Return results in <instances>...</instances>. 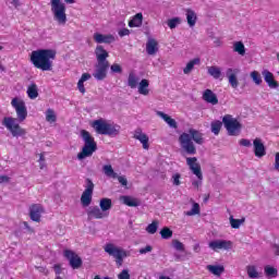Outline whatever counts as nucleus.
<instances>
[{
  "mask_svg": "<svg viewBox=\"0 0 279 279\" xmlns=\"http://www.w3.org/2000/svg\"><path fill=\"white\" fill-rule=\"evenodd\" d=\"M57 54L58 51L54 49L34 50L31 53V62L34 64L35 69H40V71H51Z\"/></svg>",
  "mask_w": 279,
  "mask_h": 279,
  "instance_id": "1",
  "label": "nucleus"
},
{
  "mask_svg": "<svg viewBox=\"0 0 279 279\" xmlns=\"http://www.w3.org/2000/svg\"><path fill=\"white\" fill-rule=\"evenodd\" d=\"M193 141L196 145H204V134L195 129H190L189 133H182L179 136V143L189 156L197 154V148H195Z\"/></svg>",
  "mask_w": 279,
  "mask_h": 279,
  "instance_id": "2",
  "label": "nucleus"
},
{
  "mask_svg": "<svg viewBox=\"0 0 279 279\" xmlns=\"http://www.w3.org/2000/svg\"><path fill=\"white\" fill-rule=\"evenodd\" d=\"M81 138H83L85 144L82 151L77 154V159L84 160V158H90V156L95 154L97 150V142H95V137L86 130L81 131Z\"/></svg>",
  "mask_w": 279,
  "mask_h": 279,
  "instance_id": "3",
  "label": "nucleus"
},
{
  "mask_svg": "<svg viewBox=\"0 0 279 279\" xmlns=\"http://www.w3.org/2000/svg\"><path fill=\"white\" fill-rule=\"evenodd\" d=\"M92 128H94L97 134H101L104 136H119L121 132V126L114 123H108L104 119L95 120L92 123Z\"/></svg>",
  "mask_w": 279,
  "mask_h": 279,
  "instance_id": "4",
  "label": "nucleus"
},
{
  "mask_svg": "<svg viewBox=\"0 0 279 279\" xmlns=\"http://www.w3.org/2000/svg\"><path fill=\"white\" fill-rule=\"evenodd\" d=\"M50 8L53 20L57 21L59 25H66V4H64L62 0H50Z\"/></svg>",
  "mask_w": 279,
  "mask_h": 279,
  "instance_id": "5",
  "label": "nucleus"
},
{
  "mask_svg": "<svg viewBox=\"0 0 279 279\" xmlns=\"http://www.w3.org/2000/svg\"><path fill=\"white\" fill-rule=\"evenodd\" d=\"M106 254L112 256L116 259V265L121 267L123 265V258H128V252L112 243H107L104 247Z\"/></svg>",
  "mask_w": 279,
  "mask_h": 279,
  "instance_id": "6",
  "label": "nucleus"
},
{
  "mask_svg": "<svg viewBox=\"0 0 279 279\" xmlns=\"http://www.w3.org/2000/svg\"><path fill=\"white\" fill-rule=\"evenodd\" d=\"M222 123L229 136H239V134H241L243 125L241 124V122H239V120L232 118V116L226 114L222 118Z\"/></svg>",
  "mask_w": 279,
  "mask_h": 279,
  "instance_id": "7",
  "label": "nucleus"
},
{
  "mask_svg": "<svg viewBox=\"0 0 279 279\" xmlns=\"http://www.w3.org/2000/svg\"><path fill=\"white\" fill-rule=\"evenodd\" d=\"M186 165L190 167L192 173L198 178V180L192 182V185L195 189H199L202 186V180H204V174L202 173V166L197 163V157H187Z\"/></svg>",
  "mask_w": 279,
  "mask_h": 279,
  "instance_id": "8",
  "label": "nucleus"
},
{
  "mask_svg": "<svg viewBox=\"0 0 279 279\" xmlns=\"http://www.w3.org/2000/svg\"><path fill=\"white\" fill-rule=\"evenodd\" d=\"M2 125L11 132L12 136L15 138H19V136H25L27 134V131L25 129L21 128L19 123H16V119L12 117H5L2 121Z\"/></svg>",
  "mask_w": 279,
  "mask_h": 279,
  "instance_id": "9",
  "label": "nucleus"
},
{
  "mask_svg": "<svg viewBox=\"0 0 279 279\" xmlns=\"http://www.w3.org/2000/svg\"><path fill=\"white\" fill-rule=\"evenodd\" d=\"M85 190L81 196V204L84 208L88 207V205L93 203V191H95V183H93V180L87 178L85 180Z\"/></svg>",
  "mask_w": 279,
  "mask_h": 279,
  "instance_id": "10",
  "label": "nucleus"
},
{
  "mask_svg": "<svg viewBox=\"0 0 279 279\" xmlns=\"http://www.w3.org/2000/svg\"><path fill=\"white\" fill-rule=\"evenodd\" d=\"M11 106L15 109L20 123L27 119V107L25 106V101L23 99H20L17 97L13 98L11 101Z\"/></svg>",
  "mask_w": 279,
  "mask_h": 279,
  "instance_id": "11",
  "label": "nucleus"
},
{
  "mask_svg": "<svg viewBox=\"0 0 279 279\" xmlns=\"http://www.w3.org/2000/svg\"><path fill=\"white\" fill-rule=\"evenodd\" d=\"M108 69H110V63H96L93 77L98 82H104L108 77Z\"/></svg>",
  "mask_w": 279,
  "mask_h": 279,
  "instance_id": "12",
  "label": "nucleus"
},
{
  "mask_svg": "<svg viewBox=\"0 0 279 279\" xmlns=\"http://www.w3.org/2000/svg\"><path fill=\"white\" fill-rule=\"evenodd\" d=\"M63 256L69 259L70 267H72V269H80V267H82V257H80L75 252L65 250Z\"/></svg>",
  "mask_w": 279,
  "mask_h": 279,
  "instance_id": "13",
  "label": "nucleus"
},
{
  "mask_svg": "<svg viewBox=\"0 0 279 279\" xmlns=\"http://www.w3.org/2000/svg\"><path fill=\"white\" fill-rule=\"evenodd\" d=\"M262 75L264 77V81L266 82L267 86L271 90H278L279 83L276 81V76H274V73H271L269 70L265 69L262 71Z\"/></svg>",
  "mask_w": 279,
  "mask_h": 279,
  "instance_id": "14",
  "label": "nucleus"
},
{
  "mask_svg": "<svg viewBox=\"0 0 279 279\" xmlns=\"http://www.w3.org/2000/svg\"><path fill=\"white\" fill-rule=\"evenodd\" d=\"M210 250L217 252L218 250H232V241L228 240H214L209 242Z\"/></svg>",
  "mask_w": 279,
  "mask_h": 279,
  "instance_id": "15",
  "label": "nucleus"
},
{
  "mask_svg": "<svg viewBox=\"0 0 279 279\" xmlns=\"http://www.w3.org/2000/svg\"><path fill=\"white\" fill-rule=\"evenodd\" d=\"M95 56H96L97 64H110V62L108 61L110 53H108L107 50H105L104 46L96 47Z\"/></svg>",
  "mask_w": 279,
  "mask_h": 279,
  "instance_id": "16",
  "label": "nucleus"
},
{
  "mask_svg": "<svg viewBox=\"0 0 279 279\" xmlns=\"http://www.w3.org/2000/svg\"><path fill=\"white\" fill-rule=\"evenodd\" d=\"M45 213V209L43 208V205L40 204H33L29 207V217L32 221H36L37 223L40 222V217Z\"/></svg>",
  "mask_w": 279,
  "mask_h": 279,
  "instance_id": "17",
  "label": "nucleus"
},
{
  "mask_svg": "<svg viewBox=\"0 0 279 279\" xmlns=\"http://www.w3.org/2000/svg\"><path fill=\"white\" fill-rule=\"evenodd\" d=\"M253 146L256 158H263V156H267V149L265 148V144H263V140L256 137L253 141Z\"/></svg>",
  "mask_w": 279,
  "mask_h": 279,
  "instance_id": "18",
  "label": "nucleus"
},
{
  "mask_svg": "<svg viewBox=\"0 0 279 279\" xmlns=\"http://www.w3.org/2000/svg\"><path fill=\"white\" fill-rule=\"evenodd\" d=\"M88 219H104L108 217L107 213H104L98 206L89 207L87 210Z\"/></svg>",
  "mask_w": 279,
  "mask_h": 279,
  "instance_id": "19",
  "label": "nucleus"
},
{
  "mask_svg": "<svg viewBox=\"0 0 279 279\" xmlns=\"http://www.w3.org/2000/svg\"><path fill=\"white\" fill-rule=\"evenodd\" d=\"M133 138H135V141H140V143H142L143 149H149V136H147V134L143 133V130H141V129L135 130Z\"/></svg>",
  "mask_w": 279,
  "mask_h": 279,
  "instance_id": "20",
  "label": "nucleus"
},
{
  "mask_svg": "<svg viewBox=\"0 0 279 279\" xmlns=\"http://www.w3.org/2000/svg\"><path fill=\"white\" fill-rule=\"evenodd\" d=\"M94 40H95V43H98V45H101V44L111 45V43H114V36L95 33Z\"/></svg>",
  "mask_w": 279,
  "mask_h": 279,
  "instance_id": "21",
  "label": "nucleus"
},
{
  "mask_svg": "<svg viewBox=\"0 0 279 279\" xmlns=\"http://www.w3.org/2000/svg\"><path fill=\"white\" fill-rule=\"evenodd\" d=\"M203 99L206 104H211V106H217L219 104V98H217V94H215L211 89H206L203 93Z\"/></svg>",
  "mask_w": 279,
  "mask_h": 279,
  "instance_id": "22",
  "label": "nucleus"
},
{
  "mask_svg": "<svg viewBox=\"0 0 279 279\" xmlns=\"http://www.w3.org/2000/svg\"><path fill=\"white\" fill-rule=\"evenodd\" d=\"M146 52L148 56H156L158 53V41L154 38H148L146 43Z\"/></svg>",
  "mask_w": 279,
  "mask_h": 279,
  "instance_id": "23",
  "label": "nucleus"
},
{
  "mask_svg": "<svg viewBox=\"0 0 279 279\" xmlns=\"http://www.w3.org/2000/svg\"><path fill=\"white\" fill-rule=\"evenodd\" d=\"M226 76L229 80V84L232 88H239V80L236 78V74H234V70L229 68L226 72Z\"/></svg>",
  "mask_w": 279,
  "mask_h": 279,
  "instance_id": "24",
  "label": "nucleus"
},
{
  "mask_svg": "<svg viewBox=\"0 0 279 279\" xmlns=\"http://www.w3.org/2000/svg\"><path fill=\"white\" fill-rule=\"evenodd\" d=\"M157 114L169 124V128H172L173 130H178V122L173 118H171L169 114L162 111H157Z\"/></svg>",
  "mask_w": 279,
  "mask_h": 279,
  "instance_id": "25",
  "label": "nucleus"
},
{
  "mask_svg": "<svg viewBox=\"0 0 279 279\" xmlns=\"http://www.w3.org/2000/svg\"><path fill=\"white\" fill-rule=\"evenodd\" d=\"M120 199L125 206H130L131 208H136V206H141L138 199L132 196H121Z\"/></svg>",
  "mask_w": 279,
  "mask_h": 279,
  "instance_id": "26",
  "label": "nucleus"
},
{
  "mask_svg": "<svg viewBox=\"0 0 279 279\" xmlns=\"http://www.w3.org/2000/svg\"><path fill=\"white\" fill-rule=\"evenodd\" d=\"M186 21L190 27H195V23H197V14L192 9H186Z\"/></svg>",
  "mask_w": 279,
  "mask_h": 279,
  "instance_id": "27",
  "label": "nucleus"
},
{
  "mask_svg": "<svg viewBox=\"0 0 279 279\" xmlns=\"http://www.w3.org/2000/svg\"><path fill=\"white\" fill-rule=\"evenodd\" d=\"M138 93L140 95H144V96L149 95V81H147V78H144L140 82Z\"/></svg>",
  "mask_w": 279,
  "mask_h": 279,
  "instance_id": "28",
  "label": "nucleus"
},
{
  "mask_svg": "<svg viewBox=\"0 0 279 279\" xmlns=\"http://www.w3.org/2000/svg\"><path fill=\"white\" fill-rule=\"evenodd\" d=\"M207 269L209 270L210 274L214 276H221L223 271H226V268L221 265H207Z\"/></svg>",
  "mask_w": 279,
  "mask_h": 279,
  "instance_id": "29",
  "label": "nucleus"
},
{
  "mask_svg": "<svg viewBox=\"0 0 279 279\" xmlns=\"http://www.w3.org/2000/svg\"><path fill=\"white\" fill-rule=\"evenodd\" d=\"M141 25H143V13H137L129 22V27H141Z\"/></svg>",
  "mask_w": 279,
  "mask_h": 279,
  "instance_id": "30",
  "label": "nucleus"
},
{
  "mask_svg": "<svg viewBox=\"0 0 279 279\" xmlns=\"http://www.w3.org/2000/svg\"><path fill=\"white\" fill-rule=\"evenodd\" d=\"M102 173H105V175L107 178H112L113 180H117V178H118V174H117V172H114L112 165H105L102 167Z\"/></svg>",
  "mask_w": 279,
  "mask_h": 279,
  "instance_id": "31",
  "label": "nucleus"
},
{
  "mask_svg": "<svg viewBox=\"0 0 279 279\" xmlns=\"http://www.w3.org/2000/svg\"><path fill=\"white\" fill-rule=\"evenodd\" d=\"M27 96L29 99H36L38 97V85L36 83H32L27 88Z\"/></svg>",
  "mask_w": 279,
  "mask_h": 279,
  "instance_id": "32",
  "label": "nucleus"
},
{
  "mask_svg": "<svg viewBox=\"0 0 279 279\" xmlns=\"http://www.w3.org/2000/svg\"><path fill=\"white\" fill-rule=\"evenodd\" d=\"M264 271L268 278H278V269L275 268L274 266H265Z\"/></svg>",
  "mask_w": 279,
  "mask_h": 279,
  "instance_id": "33",
  "label": "nucleus"
},
{
  "mask_svg": "<svg viewBox=\"0 0 279 279\" xmlns=\"http://www.w3.org/2000/svg\"><path fill=\"white\" fill-rule=\"evenodd\" d=\"M99 206L102 213H107V210H110V208H112V199L102 198L100 199Z\"/></svg>",
  "mask_w": 279,
  "mask_h": 279,
  "instance_id": "34",
  "label": "nucleus"
},
{
  "mask_svg": "<svg viewBox=\"0 0 279 279\" xmlns=\"http://www.w3.org/2000/svg\"><path fill=\"white\" fill-rule=\"evenodd\" d=\"M195 64H199V58H195L193 60H191L186 66L183 69V73L185 75H189V73H191L193 71V69H195Z\"/></svg>",
  "mask_w": 279,
  "mask_h": 279,
  "instance_id": "35",
  "label": "nucleus"
},
{
  "mask_svg": "<svg viewBox=\"0 0 279 279\" xmlns=\"http://www.w3.org/2000/svg\"><path fill=\"white\" fill-rule=\"evenodd\" d=\"M128 86H130V88H136L138 86V77L136 74H134V72L129 74Z\"/></svg>",
  "mask_w": 279,
  "mask_h": 279,
  "instance_id": "36",
  "label": "nucleus"
},
{
  "mask_svg": "<svg viewBox=\"0 0 279 279\" xmlns=\"http://www.w3.org/2000/svg\"><path fill=\"white\" fill-rule=\"evenodd\" d=\"M233 51H235V53H239V56H245V45L243 44V41H235L233 44Z\"/></svg>",
  "mask_w": 279,
  "mask_h": 279,
  "instance_id": "37",
  "label": "nucleus"
},
{
  "mask_svg": "<svg viewBox=\"0 0 279 279\" xmlns=\"http://www.w3.org/2000/svg\"><path fill=\"white\" fill-rule=\"evenodd\" d=\"M223 126V122L216 120L211 122V132L215 134V136H218V134L221 132V128Z\"/></svg>",
  "mask_w": 279,
  "mask_h": 279,
  "instance_id": "38",
  "label": "nucleus"
},
{
  "mask_svg": "<svg viewBox=\"0 0 279 279\" xmlns=\"http://www.w3.org/2000/svg\"><path fill=\"white\" fill-rule=\"evenodd\" d=\"M208 73L211 75V77H214V80H219V77H221V69L218 66H209Z\"/></svg>",
  "mask_w": 279,
  "mask_h": 279,
  "instance_id": "39",
  "label": "nucleus"
},
{
  "mask_svg": "<svg viewBox=\"0 0 279 279\" xmlns=\"http://www.w3.org/2000/svg\"><path fill=\"white\" fill-rule=\"evenodd\" d=\"M246 274L248 278H252V279L258 278V270H256V266L254 265L246 266Z\"/></svg>",
  "mask_w": 279,
  "mask_h": 279,
  "instance_id": "40",
  "label": "nucleus"
},
{
  "mask_svg": "<svg viewBox=\"0 0 279 279\" xmlns=\"http://www.w3.org/2000/svg\"><path fill=\"white\" fill-rule=\"evenodd\" d=\"M231 228L234 230H239L241 228V223H245V218L234 219V217L230 216Z\"/></svg>",
  "mask_w": 279,
  "mask_h": 279,
  "instance_id": "41",
  "label": "nucleus"
},
{
  "mask_svg": "<svg viewBox=\"0 0 279 279\" xmlns=\"http://www.w3.org/2000/svg\"><path fill=\"white\" fill-rule=\"evenodd\" d=\"M158 220H154L150 225L147 226L146 232H148V234H156V232H158Z\"/></svg>",
  "mask_w": 279,
  "mask_h": 279,
  "instance_id": "42",
  "label": "nucleus"
},
{
  "mask_svg": "<svg viewBox=\"0 0 279 279\" xmlns=\"http://www.w3.org/2000/svg\"><path fill=\"white\" fill-rule=\"evenodd\" d=\"M251 77L256 86H260V84H263V77L260 76V73H258V71L251 72Z\"/></svg>",
  "mask_w": 279,
  "mask_h": 279,
  "instance_id": "43",
  "label": "nucleus"
},
{
  "mask_svg": "<svg viewBox=\"0 0 279 279\" xmlns=\"http://www.w3.org/2000/svg\"><path fill=\"white\" fill-rule=\"evenodd\" d=\"M57 117H56V111H53V109H48L46 111V121H48V123H56L57 121Z\"/></svg>",
  "mask_w": 279,
  "mask_h": 279,
  "instance_id": "44",
  "label": "nucleus"
},
{
  "mask_svg": "<svg viewBox=\"0 0 279 279\" xmlns=\"http://www.w3.org/2000/svg\"><path fill=\"white\" fill-rule=\"evenodd\" d=\"M161 239L169 240L171 236H173V231L169 229L168 227H165L160 231Z\"/></svg>",
  "mask_w": 279,
  "mask_h": 279,
  "instance_id": "45",
  "label": "nucleus"
},
{
  "mask_svg": "<svg viewBox=\"0 0 279 279\" xmlns=\"http://www.w3.org/2000/svg\"><path fill=\"white\" fill-rule=\"evenodd\" d=\"M180 23H182V20L180 17H173L168 20V27H170V29H175Z\"/></svg>",
  "mask_w": 279,
  "mask_h": 279,
  "instance_id": "46",
  "label": "nucleus"
},
{
  "mask_svg": "<svg viewBox=\"0 0 279 279\" xmlns=\"http://www.w3.org/2000/svg\"><path fill=\"white\" fill-rule=\"evenodd\" d=\"M187 217H193L194 215H199V204L194 203L191 210L186 211Z\"/></svg>",
  "mask_w": 279,
  "mask_h": 279,
  "instance_id": "47",
  "label": "nucleus"
},
{
  "mask_svg": "<svg viewBox=\"0 0 279 279\" xmlns=\"http://www.w3.org/2000/svg\"><path fill=\"white\" fill-rule=\"evenodd\" d=\"M172 246L178 252H184V244L182 242H180V240H173L172 241Z\"/></svg>",
  "mask_w": 279,
  "mask_h": 279,
  "instance_id": "48",
  "label": "nucleus"
},
{
  "mask_svg": "<svg viewBox=\"0 0 279 279\" xmlns=\"http://www.w3.org/2000/svg\"><path fill=\"white\" fill-rule=\"evenodd\" d=\"M111 73H123V68L120 64L113 63L111 66Z\"/></svg>",
  "mask_w": 279,
  "mask_h": 279,
  "instance_id": "49",
  "label": "nucleus"
},
{
  "mask_svg": "<svg viewBox=\"0 0 279 279\" xmlns=\"http://www.w3.org/2000/svg\"><path fill=\"white\" fill-rule=\"evenodd\" d=\"M118 279H130V270L123 269L119 275Z\"/></svg>",
  "mask_w": 279,
  "mask_h": 279,
  "instance_id": "50",
  "label": "nucleus"
},
{
  "mask_svg": "<svg viewBox=\"0 0 279 279\" xmlns=\"http://www.w3.org/2000/svg\"><path fill=\"white\" fill-rule=\"evenodd\" d=\"M240 145L242 147H252V142L250 140L242 138L240 140Z\"/></svg>",
  "mask_w": 279,
  "mask_h": 279,
  "instance_id": "51",
  "label": "nucleus"
},
{
  "mask_svg": "<svg viewBox=\"0 0 279 279\" xmlns=\"http://www.w3.org/2000/svg\"><path fill=\"white\" fill-rule=\"evenodd\" d=\"M180 178H181L180 173H177V174H174V175L172 177L173 185H174V186H180V184H181Z\"/></svg>",
  "mask_w": 279,
  "mask_h": 279,
  "instance_id": "52",
  "label": "nucleus"
},
{
  "mask_svg": "<svg viewBox=\"0 0 279 279\" xmlns=\"http://www.w3.org/2000/svg\"><path fill=\"white\" fill-rule=\"evenodd\" d=\"M36 269H38L40 274H44V276H49V270L47 269V267L36 266Z\"/></svg>",
  "mask_w": 279,
  "mask_h": 279,
  "instance_id": "53",
  "label": "nucleus"
},
{
  "mask_svg": "<svg viewBox=\"0 0 279 279\" xmlns=\"http://www.w3.org/2000/svg\"><path fill=\"white\" fill-rule=\"evenodd\" d=\"M119 37L120 38H123V36H130V29H128V28H122V29H120L119 31Z\"/></svg>",
  "mask_w": 279,
  "mask_h": 279,
  "instance_id": "54",
  "label": "nucleus"
},
{
  "mask_svg": "<svg viewBox=\"0 0 279 279\" xmlns=\"http://www.w3.org/2000/svg\"><path fill=\"white\" fill-rule=\"evenodd\" d=\"M154 247L151 245H146L145 247L140 250V254H147L148 252H151Z\"/></svg>",
  "mask_w": 279,
  "mask_h": 279,
  "instance_id": "55",
  "label": "nucleus"
},
{
  "mask_svg": "<svg viewBox=\"0 0 279 279\" xmlns=\"http://www.w3.org/2000/svg\"><path fill=\"white\" fill-rule=\"evenodd\" d=\"M118 182H120V184H122V186H128V179L125 177H119L118 174Z\"/></svg>",
  "mask_w": 279,
  "mask_h": 279,
  "instance_id": "56",
  "label": "nucleus"
},
{
  "mask_svg": "<svg viewBox=\"0 0 279 279\" xmlns=\"http://www.w3.org/2000/svg\"><path fill=\"white\" fill-rule=\"evenodd\" d=\"M77 88H78L80 93H82V95H84V93H86V88L84 87V82L78 81Z\"/></svg>",
  "mask_w": 279,
  "mask_h": 279,
  "instance_id": "57",
  "label": "nucleus"
},
{
  "mask_svg": "<svg viewBox=\"0 0 279 279\" xmlns=\"http://www.w3.org/2000/svg\"><path fill=\"white\" fill-rule=\"evenodd\" d=\"M88 80H90V74L89 73H83L78 81L84 83V82H88Z\"/></svg>",
  "mask_w": 279,
  "mask_h": 279,
  "instance_id": "58",
  "label": "nucleus"
},
{
  "mask_svg": "<svg viewBox=\"0 0 279 279\" xmlns=\"http://www.w3.org/2000/svg\"><path fill=\"white\" fill-rule=\"evenodd\" d=\"M8 182H10V177L0 175V184H8Z\"/></svg>",
  "mask_w": 279,
  "mask_h": 279,
  "instance_id": "59",
  "label": "nucleus"
},
{
  "mask_svg": "<svg viewBox=\"0 0 279 279\" xmlns=\"http://www.w3.org/2000/svg\"><path fill=\"white\" fill-rule=\"evenodd\" d=\"M53 269L57 276H60V274H62V267L60 266V264H56L53 266Z\"/></svg>",
  "mask_w": 279,
  "mask_h": 279,
  "instance_id": "60",
  "label": "nucleus"
},
{
  "mask_svg": "<svg viewBox=\"0 0 279 279\" xmlns=\"http://www.w3.org/2000/svg\"><path fill=\"white\" fill-rule=\"evenodd\" d=\"M272 250H274L275 256H279V245L278 244H274L272 245Z\"/></svg>",
  "mask_w": 279,
  "mask_h": 279,
  "instance_id": "61",
  "label": "nucleus"
},
{
  "mask_svg": "<svg viewBox=\"0 0 279 279\" xmlns=\"http://www.w3.org/2000/svg\"><path fill=\"white\" fill-rule=\"evenodd\" d=\"M279 165V153L275 155V167H278Z\"/></svg>",
  "mask_w": 279,
  "mask_h": 279,
  "instance_id": "62",
  "label": "nucleus"
},
{
  "mask_svg": "<svg viewBox=\"0 0 279 279\" xmlns=\"http://www.w3.org/2000/svg\"><path fill=\"white\" fill-rule=\"evenodd\" d=\"M24 227L26 228V230H28V232H34V229H32V227H29V223L24 222Z\"/></svg>",
  "mask_w": 279,
  "mask_h": 279,
  "instance_id": "63",
  "label": "nucleus"
},
{
  "mask_svg": "<svg viewBox=\"0 0 279 279\" xmlns=\"http://www.w3.org/2000/svg\"><path fill=\"white\" fill-rule=\"evenodd\" d=\"M194 252H196V254H199V244H195L194 247H193Z\"/></svg>",
  "mask_w": 279,
  "mask_h": 279,
  "instance_id": "64",
  "label": "nucleus"
}]
</instances>
